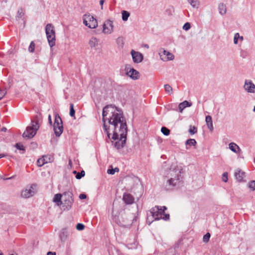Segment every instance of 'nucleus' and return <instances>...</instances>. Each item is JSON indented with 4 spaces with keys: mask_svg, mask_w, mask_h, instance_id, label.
I'll use <instances>...</instances> for the list:
<instances>
[{
    "mask_svg": "<svg viewBox=\"0 0 255 255\" xmlns=\"http://www.w3.org/2000/svg\"><path fill=\"white\" fill-rule=\"evenodd\" d=\"M145 47H147V48H148V45H147V44H146V45H145Z\"/></svg>",
    "mask_w": 255,
    "mask_h": 255,
    "instance_id": "nucleus-58",
    "label": "nucleus"
},
{
    "mask_svg": "<svg viewBox=\"0 0 255 255\" xmlns=\"http://www.w3.org/2000/svg\"><path fill=\"white\" fill-rule=\"evenodd\" d=\"M222 180L223 181L225 182H227L228 180V173L227 172H224L222 175Z\"/></svg>",
    "mask_w": 255,
    "mask_h": 255,
    "instance_id": "nucleus-40",
    "label": "nucleus"
},
{
    "mask_svg": "<svg viewBox=\"0 0 255 255\" xmlns=\"http://www.w3.org/2000/svg\"><path fill=\"white\" fill-rule=\"evenodd\" d=\"M122 19L123 21H127L128 19V17L130 15L129 13L126 10H123L122 12Z\"/></svg>",
    "mask_w": 255,
    "mask_h": 255,
    "instance_id": "nucleus-28",
    "label": "nucleus"
},
{
    "mask_svg": "<svg viewBox=\"0 0 255 255\" xmlns=\"http://www.w3.org/2000/svg\"><path fill=\"white\" fill-rule=\"evenodd\" d=\"M84 24L89 28L94 29L98 26L97 19L90 13H86L83 16Z\"/></svg>",
    "mask_w": 255,
    "mask_h": 255,
    "instance_id": "nucleus-6",
    "label": "nucleus"
},
{
    "mask_svg": "<svg viewBox=\"0 0 255 255\" xmlns=\"http://www.w3.org/2000/svg\"><path fill=\"white\" fill-rule=\"evenodd\" d=\"M117 43L119 44L120 42H121L122 44H124L123 38L121 37H119L117 40Z\"/></svg>",
    "mask_w": 255,
    "mask_h": 255,
    "instance_id": "nucleus-48",
    "label": "nucleus"
},
{
    "mask_svg": "<svg viewBox=\"0 0 255 255\" xmlns=\"http://www.w3.org/2000/svg\"><path fill=\"white\" fill-rule=\"evenodd\" d=\"M85 174V171L84 170L81 171L80 172H78L76 175V178L77 179H81L82 177L84 176Z\"/></svg>",
    "mask_w": 255,
    "mask_h": 255,
    "instance_id": "nucleus-36",
    "label": "nucleus"
},
{
    "mask_svg": "<svg viewBox=\"0 0 255 255\" xmlns=\"http://www.w3.org/2000/svg\"><path fill=\"white\" fill-rule=\"evenodd\" d=\"M190 27H191V25H190V23L186 22L183 25V29L185 30H188L190 28Z\"/></svg>",
    "mask_w": 255,
    "mask_h": 255,
    "instance_id": "nucleus-42",
    "label": "nucleus"
},
{
    "mask_svg": "<svg viewBox=\"0 0 255 255\" xmlns=\"http://www.w3.org/2000/svg\"><path fill=\"white\" fill-rule=\"evenodd\" d=\"M158 54L160 56V59L163 61L172 60L174 58L173 54L169 51H166L163 48L159 49Z\"/></svg>",
    "mask_w": 255,
    "mask_h": 255,
    "instance_id": "nucleus-11",
    "label": "nucleus"
},
{
    "mask_svg": "<svg viewBox=\"0 0 255 255\" xmlns=\"http://www.w3.org/2000/svg\"><path fill=\"white\" fill-rule=\"evenodd\" d=\"M47 255H56L55 253H53L51 252H49L47 253Z\"/></svg>",
    "mask_w": 255,
    "mask_h": 255,
    "instance_id": "nucleus-50",
    "label": "nucleus"
},
{
    "mask_svg": "<svg viewBox=\"0 0 255 255\" xmlns=\"http://www.w3.org/2000/svg\"><path fill=\"white\" fill-rule=\"evenodd\" d=\"M42 158L46 163L52 162L53 159V156L50 155H43Z\"/></svg>",
    "mask_w": 255,
    "mask_h": 255,
    "instance_id": "nucleus-27",
    "label": "nucleus"
},
{
    "mask_svg": "<svg viewBox=\"0 0 255 255\" xmlns=\"http://www.w3.org/2000/svg\"><path fill=\"white\" fill-rule=\"evenodd\" d=\"M104 2V0H100V4L101 5L102 9H103V5Z\"/></svg>",
    "mask_w": 255,
    "mask_h": 255,
    "instance_id": "nucleus-51",
    "label": "nucleus"
},
{
    "mask_svg": "<svg viewBox=\"0 0 255 255\" xmlns=\"http://www.w3.org/2000/svg\"><path fill=\"white\" fill-rule=\"evenodd\" d=\"M4 156V155L2 154H0V158L3 157Z\"/></svg>",
    "mask_w": 255,
    "mask_h": 255,
    "instance_id": "nucleus-56",
    "label": "nucleus"
},
{
    "mask_svg": "<svg viewBox=\"0 0 255 255\" xmlns=\"http://www.w3.org/2000/svg\"><path fill=\"white\" fill-rule=\"evenodd\" d=\"M17 14H18L17 16L19 18H21L24 15V12H23V9L22 8L19 9L18 10Z\"/></svg>",
    "mask_w": 255,
    "mask_h": 255,
    "instance_id": "nucleus-43",
    "label": "nucleus"
},
{
    "mask_svg": "<svg viewBox=\"0 0 255 255\" xmlns=\"http://www.w3.org/2000/svg\"><path fill=\"white\" fill-rule=\"evenodd\" d=\"M5 92L0 89V100L5 95Z\"/></svg>",
    "mask_w": 255,
    "mask_h": 255,
    "instance_id": "nucleus-46",
    "label": "nucleus"
},
{
    "mask_svg": "<svg viewBox=\"0 0 255 255\" xmlns=\"http://www.w3.org/2000/svg\"><path fill=\"white\" fill-rule=\"evenodd\" d=\"M2 131H5L6 130V128H2L1 129Z\"/></svg>",
    "mask_w": 255,
    "mask_h": 255,
    "instance_id": "nucleus-54",
    "label": "nucleus"
},
{
    "mask_svg": "<svg viewBox=\"0 0 255 255\" xmlns=\"http://www.w3.org/2000/svg\"><path fill=\"white\" fill-rule=\"evenodd\" d=\"M218 9L219 13L221 15H224L226 13L227 8L226 6L223 3H220L218 5Z\"/></svg>",
    "mask_w": 255,
    "mask_h": 255,
    "instance_id": "nucleus-25",
    "label": "nucleus"
},
{
    "mask_svg": "<svg viewBox=\"0 0 255 255\" xmlns=\"http://www.w3.org/2000/svg\"><path fill=\"white\" fill-rule=\"evenodd\" d=\"M248 187L251 191L255 190V180H252L248 184Z\"/></svg>",
    "mask_w": 255,
    "mask_h": 255,
    "instance_id": "nucleus-30",
    "label": "nucleus"
},
{
    "mask_svg": "<svg viewBox=\"0 0 255 255\" xmlns=\"http://www.w3.org/2000/svg\"><path fill=\"white\" fill-rule=\"evenodd\" d=\"M197 132V128L194 126H190L189 127V132L190 134H194Z\"/></svg>",
    "mask_w": 255,
    "mask_h": 255,
    "instance_id": "nucleus-31",
    "label": "nucleus"
},
{
    "mask_svg": "<svg viewBox=\"0 0 255 255\" xmlns=\"http://www.w3.org/2000/svg\"><path fill=\"white\" fill-rule=\"evenodd\" d=\"M103 32L104 34H109L113 31V21L110 19L107 20L103 25Z\"/></svg>",
    "mask_w": 255,
    "mask_h": 255,
    "instance_id": "nucleus-12",
    "label": "nucleus"
},
{
    "mask_svg": "<svg viewBox=\"0 0 255 255\" xmlns=\"http://www.w3.org/2000/svg\"><path fill=\"white\" fill-rule=\"evenodd\" d=\"M205 121L208 128L211 131H213L214 128L212 117L210 116H207L206 117Z\"/></svg>",
    "mask_w": 255,
    "mask_h": 255,
    "instance_id": "nucleus-22",
    "label": "nucleus"
},
{
    "mask_svg": "<svg viewBox=\"0 0 255 255\" xmlns=\"http://www.w3.org/2000/svg\"><path fill=\"white\" fill-rule=\"evenodd\" d=\"M45 32L48 43L50 47H53L55 45V31L54 26L48 23L45 27Z\"/></svg>",
    "mask_w": 255,
    "mask_h": 255,
    "instance_id": "nucleus-3",
    "label": "nucleus"
},
{
    "mask_svg": "<svg viewBox=\"0 0 255 255\" xmlns=\"http://www.w3.org/2000/svg\"><path fill=\"white\" fill-rule=\"evenodd\" d=\"M73 202L74 199L73 198V193L71 192H65L63 193L62 199V204L61 206H62L64 210H70Z\"/></svg>",
    "mask_w": 255,
    "mask_h": 255,
    "instance_id": "nucleus-5",
    "label": "nucleus"
},
{
    "mask_svg": "<svg viewBox=\"0 0 255 255\" xmlns=\"http://www.w3.org/2000/svg\"><path fill=\"white\" fill-rule=\"evenodd\" d=\"M53 129L56 136H59L63 132V127L62 120L58 114L55 115Z\"/></svg>",
    "mask_w": 255,
    "mask_h": 255,
    "instance_id": "nucleus-7",
    "label": "nucleus"
},
{
    "mask_svg": "<svg viewBox=\"0 0 255 255\" xmlns=\"http://www.w3.org/2000/svg\"><path fill=\"white\" fill-rule=\"evenodd\" d=\"M123 200L127 205H131L134 203V198L129 193H125L123 194Z\"/></svg>",
    "mask_w": 255,
    "mask_h": 255,
    "instance_id": "nucleus-16",
    "label": "nucleus"
},
{
    "mask_svg": "<svg viewBox=\"0 0 255 255\" xmlns=\"http://www.w3.org/2000/svg\"><path fill=\"white\" fill-rule=\"evenodd\" d=\"M70 113L69 114L71 117H74L75 116V110L74 109V105L73 104H70Z\"/></svg>",
    "mask_w": 255,
    "mask_h": 255,
    "instance_id": "nucleus-33",
    "label": "nucleus"
},
{
    "mask_svg": "<svg viewBox=\"0 0 255 255\" xmlns=\"http://www.w3.org/2000/svg\"><path fill=\"white\" fill-rule=\"evenodd\" d=\"M188 1L193 8H198L200 5L199 0H188Z\"/></svg>",
    "mask_w": 255,
    "mask_h": 255,
    "instance_id": "nucleus-26",
    "label": "nucleus"
},
{
    "mask_svg": "<svg viewBox=\"0 0 255 255\" xmlns=\"http://www.w3.org/2000/svg\"><path fill=\"white\" fill-rule=\"evenodd\" d=\"M210 238V234L209 233H207L206 235H205L203 236V242L205 243L208 242Z\"/></svg>",
    "mask_w": 255,
    "mask_h": 255,
    "instance_id": "nucleus-39",
    "label": "nucleus"
},
{
    "mask_svg": "<svg viewBox=\"0 0 255 255\" xmlns=\"http://www.w3.org/2000/svg\"><path fill=\"white\" fill-rule=\"evenodd\" d=\"M48 123L50 125V126L52 125V119L50 115L48 116Z\"/></svg>",
    "mask_w": 255,
    "mask_h": 255,
    "instance_id": "nucleus-49",
    "label": "nucleus"
},
{
    "mask_svg": "<svg viewBox=\"0 0 255 255\" xmlns=\"http://www.w3.org/2000/svg\"><path fill=\"white\" fill-rule=\"evenodd\" d=\"M168 175L169 178L166 183L167 189H172L178 186L182 180L181 172L179 169H170Z\"/></svg>",
    "mask_w": 255,
    "mask_h": 255,
    "instance_id": "nucleus-2",
    "label": "nucleus"
},
{
    "mask_svg": "<svg viewBox=\"0 0 255 255\" xmlns=\"http://www.w3.org/2000/svg\"><path fill=\"white\" fill-rule=\"evenodd\" d=\"M107 173L108 174H109L113 175L115 173V169H114L113 168H112V169H109L107 170Z\"/></svg>",
    "mask_w": 255,
    "mask_h": 255,
    "instance_id": "nucleus-45",
    "label": "nucleus"
},
{
    "mask_svg": "<svg viewBox=\"0 0 255 255\" xmlns=\"http://www.w3.org/2000/svg\"><path fill=\"white\" fill-rule=\"evenodd\" d=\"M133 217L131 215H123L119 219L118 224L122 227H128L132 224Z\"/></svg>",
    "mask_w": 255,
    "mask_h": 255,
    "instance_id": "nucleus-8",
    "label": "nucleus"
},
{
    "mask_svg": "<svg viewBox=\"0 0 255 255\" xmlns=\"http://www.w3.org/2000/svg\"><path fill=\"white\" fill-rule=\"evenodd\" d=\"M133 61L135 63L141 62L143 60V56L141 53L132 50L131 51Z\"/></svg>",
    "mask_w": 255,
    "mask_h": 255,
    "instance_id": "nucleus-15",
    "label": "nucleus"
},
{
    "mask_svg": "<svg viewBox=\"0 0 255 255\" xmlns=\"http://www.w3.org/2000/svg\"><path fill=\"white\" fill-rule=\"evenodd\" d=\"M169 215L168 214H165V212L162 214V217L161 219L164 220H167L169 219Z\"/></svg>",
    "mask_w": 255,
    "mask_h": 255,
    "instance_id": "nucleus-44",
    "label": "nucleus"
},
{
    "mask_svg": "<svg viewBox=\"0 0 255 255\" xmlns=\"http://www.w3.org/2000/svg\"><path fill=\"white\" fill-rule=\"evenodd\" d=\"M161 131L165 135H168L170 133V130L167 128L163 127L161 128Z\"/></svg>",
    "mask_w": 255,
    "mask_h": 255,
    "instance_id": "nucleus-32",
    "label": "nucleus"
},
{
    "mask_svg": "<svg viewBox=\"0 0 255 255\" xmlns=\"http://www.w3.org/2000/svg\"><path fill=\"white\" fill-rule=\"evenodd\" d=\"M99 40L96 37H92L89 41V45L91 48H95L98 46Z\"/></svg>",
    "mask_w": 255,
    "mask_h": 255,
    "instance_id": "nucleus-18",
    "label": "nucleus"
},
{
    "mask_svg": "<svg viewBox=\"0 0 255 255\" xmlns=\"http://www.w3.org/2000/svg\"><path fill=\"white\" fill-rule=\"evenodd\" d=\"M35 185H32L29 188H26L21 192V196L28 198L33 196L35 194L34 188Z\"/></svg>",
    "mask_w": 255,
    "mask_h": 255,
    "instance_id": "nucleus-13",
    "label": "nucleus"
},
{
    "mask_svg": "<svg viewBox=\"0 0 255 255\" xmlns=\"http://www.w3.org/2000/svg\"><path fill=\"white\" fill-rule=\"evenodd\" d=\"M244 88L245 91L250 93H255V85L250 80H246Z\"/></svg>",
    "mask_w": 255,
    "mask_h": 255,
    "instance_id": "nucleus-14",
    "label": "nucleus"
},
{
    "mask_svg": "<svg viewBox=\"0 0 255 255\" xmlns=\"http://www.w3.org/2000/svg\"><path fill=\"white\" fill-rule=\"evenodd\" d=\"M85 228V226L83 224L78 223L76 226V228L79 231L83 230Z\"/></svg>",
    "mask_w": 255,
    "mask_h": 255,
    "instance_id": "nucleus-41",
    "label": "nucleus"
},
{
    "mask_svg": "<svg viewBox=\"0 0 255 255\" xmlns=\"http://www.w3.org/2000/svg\"><path fill=\"white\" fill-rule=\"evenodd\" d=\"M196 141L194 139L190 138L186 140L185 142L186 148L189 149L191 146H195L196 144Z\"/></svg>",
    "mask_w": 255,
    "mask_h": 255,
    "instance_id": "nucleus-24",
    "label": "nucleus"
},
{
    "mask_svg": "<svg viewBox=\"0 0 255 255\" xmlns=\"http://www.w3.org/2000/svg\"><path fill=\"white\" fill-rule=\"evenodd\" d=\"M69 232L67 229H63L59 234V237L62 242H64L67 239Z\"/></svg>",
    "mask_w": 255,
    "mask_h": 255,
    "instance_id": "nucleus-19",
    "label": "nucleus"
},
{
    "mask_svg": "<svg viewBox=\"0 0 255 255\" xmlns=\"http://www.w3.org/2000/svg\"><path fill=\"white\" fill-rule=\"evenodd\" d=\"M192 104L188 102L187 101H184V102L179 104L178 108L180 113H182L183 110L186 107L191 106Z\"/></svg>",
    "mask_w": 255,
    "mask_h": 255,
    "instance_id": "nucleus-23",
    "label": "nucleus"
},
{
    "mask_svg": "<svg viewBox=\"0 0 255 255\" xmlns=\"http://www.w3.org/2000/svg\"><path fill=\"white\" fill-rule=\"evenodd\" d=\"M165 91L168 93L169 95H171L173 93L172 88L169 84H165L164 86Z\"/></svg>",
    "mask_w": 255,
    "mask_h": 255,
    "instance_id": "nucleus-29",
    "label": "nucleus"
},
{
    "mask_svg": "<svg viewBox=\"0 0 255 255\" xmlns=\"http://www.w3.org/2000/svg\"><path fill=\"white\" fill-rule=\"evenodd\" d=\"M13 255V254H11V255Z\"/></svg>",
    "mask_w": 255,
    "mask_h": 255,
    "instance_id": "nucleus-60",
    "label": "nucleus"
},
{
    "mask_svg": "<svg viewBox=\"0 0 255 255\" xmlns=\"http://www.w3.org/2000/svg\"><path fill=\"white\" fill-rule=\"evenodd\" d=\"M86 198H87V196L85 194H81L79 195V198L80 199H86Z\"/></svg>",
    "mask_w": 255,
    "mask_h": 255,
    "instance_id": "nucleus-47",
    "label": "nucleus"
},
{
    "mask_svg": "<svg viewBox=\"0 0 255 255\" xmlns=\"http://www.w3.org/2000/svg\"><path fill=\"white\" fill-rule=\"evenodd\" d=\"M103 128L109 138L118 140L115 146L118 149L125 146L127 140L128 127L122 110L115 105L105 106L102 112Z\"/></svg>",
    "mask_w": 255,
    "mask_h": 255,
    "instance_id": "nucleus-1",
    "label": "nucleus"
},
{
    "mask_svg": "<svg viewBox=\"0 0 255 255\" xmlns=\"http://www.w3.org/2000/svg\"><path fill=\"white\" fill-rule=\"evenodd\" d=\"M229 148L235 153H239L241 150L240 147L235 143L231 142L229 144Z\"/></svg>",
    "mask_w": 255,
    "mask_h": 255,
    "instance_id": "nucleus-21",
    "label": "nucleus"
},
{
    "mask_svg": "<svg viewBox=\"0 0 255 255\" xmlns=\"http://www.w3.org/2000/svg\"><path fill=\"white\" fill-rule=\"evenodd\" d=\"M253 111H254V112H255V107H254V108Z\"/></svg>",
    "mask_w": 255,
    "mask_h": 255,
    "instance_id": "nucleus-59",
    "label": "nucleus"
},
{
    "mask_svg": "<svg viewBox=\"0 0 255 255\" xmlns=\"http://www.w3.org/2000/svg\"><path fill=\"white\" fill-rule=\"evenodd\" d=\"M34 50H35V44L33 41H31L30 44V45L28 47V51L30 52L33 53V52H34Z\"/></svg>",
    "mask_w": 255,
    "mask_h": 255,
    "instance_id": "nucleus-34",
    "label": "nucleus"
},
{
    "mask_svg": "<svg viewBox=\"0 0 255 255\" xmlns=\"http://www.w3.org/2000/svg\"><path fill=\"white\" fill-rule=\"evenodd\" d=\"M45 163H46L44 161L43 158L42 157L39 158L37 161V164L39 167H41Z\"/></svg>",
    "mask_w": 255,
    "mask_h": 255,
    "instance_id": "nucleus-35",
    "label": "nucleus"
},
{
    "mask_svg": "<svg viewBox=\"0 0 255 255\" xmlns=\"http://www.w3.org/2000/svg\"><path fill=\"white\" fill-rule=\"evenodd\" d=\"M39 128L38 122L32 121L31 126L26 128V130L23 132L22 136L24 138H31L36 133L37 130Z\"/></svg>",
    "mask_w": 255,
    "mask_h": 255,
    "instance_id": "nucleus-4",
    "label": "nucleus"
},
{
    "mask_svg": "<svg viewBox=\"0 0 255 255\" xmlns=\"http://www.w3.org/2000/svg\"><path fill=\"white\" fill-rule=\"evenodd\" d=\"M62 194L60 193L56 194L54 195V197L53 199V201L55 202L56 205L58 206H61L62 204Z\"/></svg>",
    "mask_w": 255,
    "mask_h": 255,
    "instance_id": "nucleus-20",
    "label": "nucleus"
},
{
    "mask_svg": "<svg viewBox=\"0 0 255 255\" xmlns=\"http://www.w3.org/2000/svg\"><path fill=\"white\" fill-rule=\"evenodd\" d=\"M77 173H78V172H77L76 171H73V173H74V174H77Z\"/></svg>",
    "mask_w": 255,
    "mask_h": 255,
    "instance_id": "nucleus-57",
    "label": "nucleus"
},
{
    "mask_svg": "<svg viewBox=\"0 0 255 255\" xmlns=\"http://www.w3.org/2000/svg\"><path fill=\"white\" fill-rule=\"evenodd\" d=\"M114 169H115V172L116 171H117V172L119 171V169L117 167L115 168Z\"/></svg>",
    "mask_w": 255,
    "mask_h": 255,
    "instance_id": "nucleus-55",
    "label": "nucleus"
},
{
    "mask_svg": "<svg viewBox=\"0 0 255 255\" xmlns=\"http://www.w3.org/2000/svg\"><path fill=\"white\" fill-rule=\"evenodd\" d=\"M162 210H164V213L165 212V210L167 209V208L165 206L161 207Z\"/></svg>",
    "mask_w": 255,
    "mask_h": 255,
    "instance_id": "nucleus-52",
    "label": "nucleus"
},
{
    "mask_svg": "<svg viewBox=\"0 0 255 255\" xmlns=\"http://www.w3.org/2000/svg\"><path fill=\"white\" fill-rule=\"evenodd\" d=\"M126 75L133 80H137L140 77L139 73L133 68H131L129 65H126L125 68Z\"/></svg>",
    "mask_w": 255,
    "mask_h": 255,
    "instance_id": "nucleus-10",
    "label": "nucleus"
},
{
    "mask_svg": "<svg viewBox=\"0 0 255 255\" xmlns=\"http://www.w3.org/2000/svg\"><path fill=\"white\" fill-rule=\"evenodd\" d=\"M245 174L246 173L245 172L242 171L240 169H238L235 171V176L238 181L241 182L245 181L244 179L245 177Z\"/></svg>",
    "mask_w": 255,
    "mask_h": 255,
    "instance_id": "nucleus-17",
    "label": "nucleus"
},
{
    "mask_svg": "<svg viewBox=\"0 0 255 255\" xmlns=\"http://www.w3.org/2000/svg\"><path fill=\"white\" fill-rule=\"evenodd\" d=\"M240 37V35L239 33H236L234 35V43L235 44H237L238 43V40L239 39V38Z\"/></svg>",
    "mask_w": 255,
    "mask_h": 255,
    "instance_id": "nucleus-37",
    "label": "nucleus"
},
{
    "mask_svg": "<svg viewBox=\"0 0 255 255\" xmlns=\"http://www.w3.org/2000/svg\"><path fill=\"white\" fill-rule=\"evenodd\" d=\"M15 146L16 148L19 150H25V148L24 146L21 144L20 143H16Z\"/></svg>",
    "mask_w": 255,
    "mask_h": 255,
    "instance_id": "nucleus-38",
    "label": "nucleus"
},
{
    "mask_svg": "<svg viewBox=\"0 0 255 255\" xmlns=\"http://www.w3.org/2000/svg\"><path fill=\"white\" fill-rule=\"evenodd\" d=\"M239 39H240L241 41H242L244 40V37H243V36H240V37L239 38Z\"/></svg>",
    "mask_w": 255,
    "mask_h": 255,
    "instance_id": "nucleus-53",
    "label": "nucleus"
},
{
    "mask_svg": "<svg viewBox=\"0 0 255 255\" xmlns=\"http://www.w3.org/2000/svg\"><path fill=\"white\" fill-rule=\"evenodd\" d=\"M150 213L155 220H159L161 219L162 214L164 213V210H162L161 206H155L150 209Z\"/></svg>",
    "mask_w": 255,
    "mask_h": 255,
    "instance_id": "nucleus-9",
    "label": "nucleus"
}]
</instances>
